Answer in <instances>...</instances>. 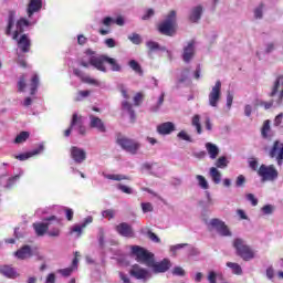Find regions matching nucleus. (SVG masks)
<instances>
[{
  "instance_id": "f257e3e1",
  "label": "nucleus",
  "mask_w": 283,
  "mask_h": 283,
  "mask_svg": "<svg viewBox=\"0 0 283 283\" xmlns=\"http://www.w3.org/2000/svg\"><path fill=\"white\" fill-rule=\"evenodd\" d=\"M130 254L135 255V260L139 264H146V266L153 269L154 273H167V271L171 269V261H169V259L156 262L154 253L147 251L143 247L132 245Z\"/></svg>"
},
{
  "instance_id": "f03ea898",
  "label": "nucleus",
  "mask_w": 283,
  "mask_h": 283,
  "mask_svg": "<svg viewBox=\"0 0 283 283\" xmlns=\"http://www.w3.org/2000/svg\"><path fill=\"white\" fill-rule=\"evenodd\" d=\"M30 25H34V22H30L25 18H20L17 21V11L10 10L7 18L6 34L7 36H12L13 40H17L20 34L25 32V28H30Z\"/></svg>"
},
{
  "instance_id": "7ed1b4c3",
  "label": "nucleus",
  "mask_w": 283,
  "mask_h": 283,
  "mask_svg": "<svg viewBox=\"0 0 283 283\" xmlns=\"http://www.w3.org/2000/svg\"><path fill=\"white\" fill-rule=\"evenodd\" d=\"M178 25V17L176 10H171L165 20L158 25V32L165 36H174L176 34V27Z\"/></svg>"
},
{
  "instance_id": "20e7f679",
  "label": "nucleus",
  "mask_w": 283,
  "mask_h": 283,
  "mask_svg": "<svg viewBox=\"0 0 283 283\" xmlns=\"http://www.w3.org/2000/svg\"><path fill=\"white\" fill-rule=\"evenodd\" d=\"M116 144L127 154H130L132 156H136L138 151H140V147H143V144L140 142L125 137L123 135H118L116 138Z\"/></svg>"
},
{
  "instance_id": "39448f33",
  "label": "nucleus",
  "mask_w": 283,
  "mask_h": 283,
  "mask_svg": "<svg viewBox=\"0 0 283 283\" xmlns=\"http://www.w3.org/2000/svg\"><path fill=\"white\" fill-rule=\"evenodd\" d=\"M233 248L235 249L237 255L242 258L244 262H250V260L255 258V252L240 238L234 239Z\"/></svg>"
},
{
  "instance_id": "423d86ee",
  "label": "nucleus",
  "mask_w": 283,
  "mask_h": 283,
  "mask_svg": "<svg viewBox=\"0 0 283 283\" xmlns=\"http://www.w3.org/2000/svg\"><path fill=\"white\" fill-rule=\"evenodd\" d=\"M258 176H260L262 182H273V180H277L280 172H277L274 165L266 166L262 164L258 169Z\"/></svg>"
},
{
  "instance_id": "0eeeda50",
  "label": "nucleus",
  "mask_w": 283,
  "mask_h": 283,
  "mask_svg": "<svg viewBox=\"0 0 283 283\" xmlns=\"http://www.w3.org/2000/svg\"><path fill=\"white\" fill-rule=\"evenodd\" d=\"M52 222H56L59 224V218L56 216H51L49 218L43 219V222L33 223V229L40 238L48 233L50 227H52Z\"/></svg>"
},
{
  "instance_id": "6e6552de",
  "label": "nucleus",
  "mask_w": 283,
  "mask_h": 283,
  "mask_svg": "<svg viewBox=\"0 0 283 283\" xmlns=\"http://www.w3.org/2000/svg\"><path fill=\"white\" fill-rule=\"evenodd\" d=\"M209 224L211 229H214V231H217V233L221 235V238H231V230H229V227L227 226V223H224V221L214 218L210 220Z\"/></svg>"
},
{
  "instance_id": "1a4fd4ad",
  "label": "nucleus",
  "mask_w": 283,
  "mask_h": 283,
  "mask_svg": "<svg viewBox=\"0 0 283 283\" xmlns=\"http://www.w3.org/2000/svg\"><path fill=\"white\" fill-rule=\"evenodd\" d=\"M221 94H222V82L218 80L208 95V105H210V107H218V103H220Z\"/></svg>"
},
{
  "instance_id": "9d476101",
  "label": "nucleus",
  "mask_w": 283,
  "mask_h": 283,
  "mask_svg": "<svg viewBox=\"0 0 283 283\" xmlns=\"http://www.w3.org/2000/svg\"><path fill=\"white\" fill-rule=\"evenodd\" d=\"M108 56L107 55H91L90 56V64L92 67L97 70L98 72H103L106 74L107 72V66H105V63H107Z\"/></svg>"
},
{
  "instance_id": "9b49d317",
  "label": "nucleus",
  "mask_w": 283,
  "mask_h": 283,
  "mask_svg": "<svg viewBox=\"0 0 283 283\" xmlns=\"http://www.w3.org/2000/svg\"><path fill=\"white\" fill-rule=\"evenodd\" d=\"M270 158H275L279 167L283 165V143L275 140L272 148L269 151Z\"/></svg>"
},
{
  "instance_id": "f8f14e48",
  "label": "nucleus",
  "mask_w": 283,
  "mask_h": 283,
  "mask_svg": "<svg viewBox=\"0 0 283 283\" xmlns=\"http://www.w3.org/2000/svg\"><path fill=\"white\" fill-rule=\"evenodd\" d=\"M71 158L75 165H83L87 160V151L78 146H72L70 149Z\"/></svg>"
},
{
  "instance_id": "ddd939ff",
  "label": "nucleus",
  "mask_w": 283,
  "mask_h": 283,
  "mask_svg": "<svg viewBox=\"0 0 283 283\" xmlns=\"http://www.w3.org/2000/svg\"><path fill=\"white\" fill-rule=\"evenodd\" d=\"M132 277H135V280H143L144 282H147V280H150L151 272L145 268H140L138 264H134L130 270Z\"/></svg>"
},
{
  "instance_id": "4468645a",
  "label": "nucleus",
  "mask_w": 283,
  "mask_h": 283,
  "mask_svg": "<svg viewBox=\"0 0 283 283\" xmlns=\"http://www.w3.org/2000/svg\"><path fill=\"white\" fill-rule=\"evenodd\" d=\"M17 41V46L18 50L22 53V54H28L32 48V40L30 39V36L25 33L21 34L20 36H18Z\"/></svg>"
},
{
  "instance_id": "2eb2a0df",
  "label": "nucleus",
  "mask_w": 283,
  "mask_h": 283,
  "mask_svg": "<svg viewBox=\"0 0 283 283\" xmlns=\"http://www.w3.org/2000/svg\"><path fill=\"white\" fill-rule=\"evenodd\" d=\"M196 56V40H191L188 44L184 48V52L181 59L187 64L191 63V60Z\"/></svg>"
},
{
  "instance_id": "dca6fc26",
  "label": "nucleus",
  "mask_w": 283,
  "mask_h": 283,
  "mask_svg": "<svg viewBox=\"0 0 283 283\" xmlns=\"http://www.w3.org/2000/svg\"><path fill=\"white\" fill-rule=\"evenodd\" d=\"M115 231L122 235V238H135L134 228L129 226L127 222H122L116 226Z\"/></svg>"
},
{
  "instance_id": "f3484780",
  "label": "nucleus",
  "mask_w": 283,
  "mask_h": 283,
  "mask_svg": "<svg viewBox=\"0 0 283 283\" xmlns=\"http://www.w3.org/2000/svg\"><path fill=\"white\" fill-rule=\"evenodd\" d=\"M88 118V126L91 127V129H97V132H99L101 134H105V132H107V127H105V123L103 122V119H101V117L96 115H90Z\"/></svg>"
},
{
  "instance_id": "a211bd4d",
  "label": "nucleus",
  "mask_w": 283,
  "mask_h": 283,
  "mask_svg": "<svg viewBox=\"0 0 283 283\" xmlns=\"http://www.w3.org/2000/svg\"><path fill=\"white\" fill-rule=\"evenodd\" d=\"M73 74L81 78L82 83H87L88 85H94L95 87H101V82L98 80H94L87 75L80 69H74Z\"/></svg>"
},
{
  "instance_id": "6ab92c4d",
  "label": "nucleus",
  "mask_w": 283,
  "mask_h": 283,
  "mask_svg": "<svg viewBox=\"0 0 283 283\" xmlns=\"http://www.w3.org/2000/svg\"><path fill=\"white\" fill-rule=\"evenodd\" d=\"M174 132H176V124L174 122H165L157 126V134L160 136H169Z\"/></svg>"
},
{
  "instance_id": "aec40b11",
  "label": "nucleus",
  "mask_w": 283,
  "mask_h": 283,
  "mask_svg": "<svg viewBox=\"0 0 283 283\" xmlns=\"http://www.w3.org/2000/svg\"><path fill=\"white\" fill-rule=\"evenodd\" d=\"M0 275H3V277H7L8 280H15V277H19L17 269L8 264L0 265Z\"/></svg>"
},
{
  "instance_id": "412c9836",
  "label": "nucleus",
  "mask_w": 283,
  "mask_h": 283,
  "mask_svg": "<svg viewBox=\"0 0 283 283\" xmlns=\"http://www.w3.org/2000/svg\"><path fill=\"white\" fill-rule=\"evenodd\" d=\"M45 149V146L43 144H40L36 148L29 153H22L18 156H15L17 160H28L29 158H32V156H39L43 150Z\"/></svg>"
},
{
  "instance_id": "4be33fe9",
  "label": "nucleus",
  "mask_w": 283,
  "mask_h": 283,
  "mask_svg": "<svg viewBox=\"0 0 283 283\" xmlns=\"http://www.w3.org/2000/svg\"><path fill=\"white\" fill-rule=\"evenodd\" d=\"M74 271H78V259L74 258L72 261V265L65 269L57 270V273L62 275V277H70Z\"/></svg>"
},
{
  "instance_id": "5701e85b",
  "label": "nucleus",
  "mask_w": 283,
  "mask_h": 283,
  "mask_svg": "<svg viewBox=\"0 0 283 283\" xmlns=\"http://www.w3.org/2000/svg\"><path fill=\"white\" fill-rule=\"evenodd\" d=\"M15 258L18 260H28L34 255L32 253V248L30 245H23L21 249L14 252Z\"/></svg>"
},
{
  "instance_id": "b1692460",
  "label": "nucleus",
  "mask_w": 283,
  "mask_h": 283,
  "mask_svg": "<svg viewBox=\"0 0 283 283\" xmlns=\"http://www.w3.org/2000/svg\"><path fill=\"white\" fill-rule=\"evenodd\" d=\"M202 12H203L202 6L199 4L197 7H193L190 10V13L188 17L190 23H198V21H200V19H202Z\"/></svg>"
},
{
  "instance_id": "393cba45",
  "label": "nucleus",
  "mask_w": 283,
  "mask_h": 283,
  "mask_svg": "<svg viewBox=\"0 0 283 283\" xmlns=\"http://www.w3.org/2000/svg\"><path fill=\"white\" fill-rule=\"evenodd\" d=\"M41 8H43V0H30L28 6V17L32 18L34 12H40Z\"/></svg>"
},
{
  "instance_id": "a878e982",
  "label": "nucleus",
  "mask_w": 283,
  "mask_h": 283,
  "mask_svg": "<svg viewBox=\"0 0 283 283\" xmlns=\"http://www.w3.org/2000/svg\"><path fill=\"white\" fill-rule=\"evenodd\" d=\"M146 48L148 49V54L154 52H167L166 46H161L158 42L149 40L146 42Z\"/></svg>"
},
{
  "instance_id": "bb28decb",
  "label": "nucleus",
  "mask_w": 283,
  "mask_h": 283,
  "mask_svg": "<svg viewBox=\"0 0 283 283\" xmlns=\"http://www.w3.org/2000/svg\"><path fill=\"white\" fill-rule=\"evenodd\" d=\"M122 109L123 112H127L132 123H136V112L134 111V107L132 106V104H129V102L123 101Z\"/></svg>"
},
{
  "instance_id": "cd10ccee",
  "label": "nucleus",
  "mask_w": 283,
  "mask_h": 283,
  "mask_svg": "<svg viewBox=\"0 0 283 283\" xmlns=\"http://www.w3.org/2000/svg\"><path fill=\"white\" fill-rule=\"evenodd\" d=\"M40 83H41V80L39 77V74H34L30 81V95L31 96H34V94H36V92H39Z\"/></svg>"
},
{
  "instance_id": "c85d7f7f",
  "label": "nucleus",
  "mask_w": 283,
  "mask_h": 283,
  "mask_svg": "<svg viewBox=\"0 0 283 283\" xmlns=\"http://www.w3.org/2000/svg\"><path fill=\"white\" fill-rule=\"evenodd\" d=\"M206 149L211 160H216L218 158V155L220 154V148H218L216 144L207 143Z\"/></svg>"
},
{
  "instance_id": "c756f323",
  "label": "nucleus",
  "mask_w": 283,
  "mask_h": 283,
  "mask_svg": "<svg viewBox=\"0 0 283 283\" xmlns=\"http://www.w3.org/2000/svg\"><path fill=\"white\" fill-rule=\"evenodd\" d=\"M21 176H23V171H21L19 175H15L13 177H9L6 185H3V188L8 190L12 189V187H14L17 182L21 180Z\"/></svg>"
},
{
  "instance_id": "7c9ffc66",
  "label": "nucleus",
  "mask_w": 283,
  "mask_h": 283,
  "mask_svg": "<svg viewBox=\"0 0 283 283\" xmlns=\"http://www.w3.org/2000/svg\"><path fill=\"white\" fill-rule=\"evenodd\" d=\"M209 174L214 185H220V182H222V174H220L218 168L211 167Z\"/></svg>"
},
{
  "instance_id": "2f4dec72",
  "label": "nucleus",
  "mask_w": 283,
  "mask_h": 283,
  "mask_svg": "<svg viewBox=\"0 0 283 283\" xmlns=\"http://www.w3.org/2000/svg\"><path fill=\"white\" fill-rule=\"evenodd\" d=\"M128 67H130V70H133V72L135 74H138L139 76H143L144 72H143V66H140V63H138V61L136 60H130L128 62Z\"/></svg>"
},
{
  "instance_id": "473e14b6",
  "label": "nucleus",
  "mask_w": 283,
  "mask_h": 283,
  "mask_svg": "<svg viewBox=\"0 0 283 283\" xmlns=\"http://www.w3.org/2000/svg\"><path fill=\"white\" fill-rule=\"evenodd\" d=\"M78 124V114L74 113L71 119L70 127L64 132L65 138H70L72 135V130L74 129V126Z\"/></svg>"
},
{
  "instance_id": "72a5a7b5",
  "label": "nucleus",
  "mask_w": 283,
  "mask_h": 283,
  "mask_svg": "<svg viewBox=\"0 0 283 283\" xmlns=\"http://www.w3.org/2000/svg\"><path fill=\"white\" fill-rule=\"evenodd\" d=\"M97 242L99 249H105V228H97Z\"/></svg>"
},
{
  "instance_id": "f704fd0d",
  "label": "nucleus",
  "mask_w": 283,
  "mask_h": 283,
  "mask_svg": "<svg viewBox=\"0 0 283 283\" xmlns=\"http://www.w3.org/2000/svg\"><path fill=\"white\" fill-rule=\"evenodd\" d=\"M102 176H104V178H106L107 180H116L117 182H120V180H129V178L125 175H114V174L103 172Z\"/></svg>"
},
{
  "instance_id": "c9c22d12",
  "label": "nucleus",
  "mask_w": 283,
  "mask_h": 283,
  "mask_svg": "<svg viewBox=\"0 0 283 283\" xmlns=\"http://www.w3.org/2000/svg\"><path fill=\"white\" fill-rule=\"evenodd\" d=\"M189 69H184L179 75V78L177 81V88L180 87L181 83H187L189 81Z\"/></svg>"
},
{
  "instance_id": "e433bc0d",
  "label": "nucleus",
  "mask_w": 283,
  "mask_h": 283,
  "mask_svg": "<svg viewBox=\"0 0 283 283\" xmlns=\"http://www.w3.org/2000/svg\"><path fill=\"white\" fill-rule=\"evenodd\" d=\"M163 103H165V92H161L159 95L156 105L150 106V112H160V107H163Z\"/></svg>"
},
{
  "instance_id": "4c0bfd02",
  "label": "nucleus",
  "mask_w": 283,
  "mask_h": 283,
  "mask_svg": "<svg viewBox=\"0 0 283 283\" xmlns=\"http://www.w3.org/2000/svg\"><path fill=\"white\" fill-rule=\"evenodd\" d=\"M280 84L283 87V75L276 77L274 85L272 87V92L270 93L271 97H273V96H275V94H277V92L280 91Z\"/></svg>"
},
{
  "instance_id": "58836bf2",
  "label": "nucleus",
  "mask_w": 283,
  "mask_h": 283,
  "mask_svg": "<svg viewBox=\"0 0 283 283\" xmlns=\"http://www.w3.org/2000/svg\"><path fill=\"white\" fill-rule=\"evenodd\" d=\"M217 169H227L229 167V159L227 157L221 156L214 163Z\"/></svg>"
},
{
  "instance_id": "ea45409f",
  "label": "nucleus",
  "mask_w": 283,
  "mask_h": 283,
  "mask_svg": "<svg viewBox=\"0 0 283 283\" xmlns=\"http://www.w3.org/2000/svg\"><path fill=\"white\" fill-rule=\"evenodd\" d=\"M107 64L111 65L112 72H122V70H123V66H120L118 64L116 59H113V57L108 56Z\"/></svg>"
},
{
  "instance_id": "a19ab883",
  "label": "nucleus",
  "mask_w": 283,
  "mask_h": 283,
  "mask_svg": "<svg viewBox=\"0 0 283 283\" xmlns=\"http://www.w3.org/2000/svg\"><path fill=\"white\" fill-rule=\"evenodd\" d=\"M229 269H231L232 273L234 275H242V266H240V264L238 263H233V262H227L226 264Z\"/></svg>"
},
{
  "instance_id": "79ce46f5",
  "label": "nucleus",
  "mask_w": 283,
  "mask_h": 283,
  "mask_svg": "<svg viewBox=\"0 0 283 283\" xmlns=\"http://www.w3.org/2000/svg\"><path fill=\"white\" fill-rule=\"evenodd\" d=\"M30 138V132H21L19 135H17L14 143L15 145H21L22 143H25Z\"/></svg>"
},
{
  "instance_id": "37998d69",
  "label": "nucleus",
  "mask_w": 283,
  "mask_h": 283,
  "mask_svg": "<svg viewBox=\"0 0 283 283\" xmlns=\"http://www.w3.org/2000/svg\"><path fill=\"white\" fill-rule=\"evenodd\" d=\"M269 132H271V122L265 120L263 124V127L261 129V136L262 138L269 139L271 136H269Z\"/></svg>"
},
{
  "instance_id": "c03bdc74",
  "label": "nucleus",
  "mask_w": 283,
  "mask_h": 283,
  "mask_svg": "<svg viewBox=\"0 0 283 283\" xmlns=\"http://www.w3.org/2000/svg\"><path fill=\"white\" fill-rule=\"evenodd\" d=\"M192 127H196L197 134H202V125L200 124V115H195L191 120Z\"/></svg>"
},
{
  "instance_id": "a18cd8bd",
  "label": "nucleus",
  "mask_w": 283,
  "mask_h": 283,
  "mask_svg": "<svg viewBox=\"0 0 283 283\" xmlns=\"http://www.w3.org/2000/svg\"><path fill=\"white\" fill-rule=\"evenodd\" d=\"M75 127H77L76 130L80 134V136H85V134L87 133V129L83 125V119L81 116H77V124L75 125Z\"/></svg>"
},
{
  "instance_id": "49530a36",
  "label": "nucleus",
  "mask_w": 283,
  "mask_h": 283,
  "mask_svg": "<svg viewBox=\"0 0 283 283\" xmlns=\"http://www.w3.org/2000/svg\"><path fill=\"white\" fill-rule=\"evenodd\" d=\"M261 211H262L263 216H273V213L275 211V206L265 205L261 208Z\"/></svg>"
},
{
  "instance_id": "de8ad7c7",
  "label": "nucleus",
  "mask_w": 283,
  "mask_h": 283,
  "mask_svg": "<svg viewBox=\"0 0 283 283\" xmlns=\"http://www.w3.org/2000/svg\"><path fill=\"white\" fill-rule=\"evenodd\" d=\"M25 87H28V83H25V75H21L18 80V92H25Z\"/></svg>"
},
{
  "instance_id": "09e8293b",
  "label": "nucleus",
  "mask_w": 283,
  "mask_h": 283,
  "mask_svg": "<svg viewBox=\"0 0 283 283\" xmlns=\"http://www.w3.org/2000/svg\"><path fill=\"white\" fill-rule=\"evenodd\" d=\"M177 138L179 140H186V143H193V138H191V136H189V134H187V132L181 130L177 134Z\"/></svg>"
},
{
  "instance_id": "8fccbe9b",
  "label": "nucleus",
  "mask_w": 283,
  "mask_h": 283,
  "mask_svg": "<svg viewBox=\"0 0 283 283\" xmlns=\"http://www.w3.org/2000/svg\"><path fill=\"white\" fill-rule=\"evenodd\" d=\"M264 54H272V52H275L277 44L275 42H268L264 44Z\"/></svg>"
},
{
  "instance_id": "3c124183",
  "label": "nucleus",
  "mask_w": 283,
  "mask_h": 283,
  "mask_svg": "<svg viewBox=\"0 0 283 283\" xmlns=\"http://www.w3.org/2000/svg\"><path fill=\"white\" fill-rule=\"evenodd\" d=\"M117 189L122 191V193H126L127 196H132L134 193V189L123 184H117Z\"/></svg>"
},
{
  "instance_id": "603ef678",
  "label": "nucleus",
  "mask_w": 283,
  "mask_h": 283,
  "mask_svg": "<svg viewBox=\"0 0 283 283\" xmlns=\"http://www.w3.org/2000/svg\"><path fill=\"white\" fill-rule=\"evenodd\" d=\"M262 17H264V4L261 3L254 9V19H262Z\"/></svg>"
},
{
  "instance_id": "864d4df0",
  "label": "nucleus",
  "mask_w": 283,
  "mask_h": 283,
  "mask_svg": "<svg viewBox=\"0 0 283 283\" xmlns=\"http://www.w3.org/2000/svg\"><path fill=\"white\" fill-rule=\"evenodd\" d=\"M197 180H198L199 187H201V189H209V182L207 181L205 176L197 175Z\"/></svg>"
},
{
  "instance_id": "5fc2aeb1",
  "label": "nucleus",
  "mask_w": 283,
  "mask_h": 283,
  "mask_svg": "<svg viewBox=\"0 0 283 283\" xmlns=\"http://www.w3.org/2000/svg\"><path fill=\"white\" fill-rule=\"evenodd\" d=\"M128 39L134 43V45H140V43H143V39L138 33H133L128 35Z\"/></svg>"
},
{
  "instance_id": "6e6d98bb",
  "label": "nucleus",
  "mask_w": 283,
  "mask_h": 283,
  "mask_svg": "<svg viewBox=\"0 0 283 283\" xmlns=\"http://www.w3.org/2000/svg\"><path fill=\"white\" fill-rule=\"evenodd\" d=\"M92 94V92L90 91H78L77 96L75 97L76 102H81L84 98H87V96H90Z\"/></svg>"
},
{
  "instance_id": "4d7b16f0",
  "label": "nucleus",
  "mask_w": 283,
  "mask_h": 283,
  "mask_svg": "<svg viewBox=\"0 0 283 283\" xmlns=\"http://www.w3.org/2000/svg\"><path fill=\"white\" fill-rule=\"evenodd\" d=\"M142 211L143 213H151V211H154V206L150 202H143Z\"/></svg>"
},
{
  "instance_id": "13d9d810",
  "label": "nucleus",
  "mask_w": 283,
  "mask_h": 283,
  "mask_svg": "<svg viewBox=\"0 0 283 283\" xmlns=\"http://www.w3.org/2000/svg\"><path fill=\"white\" fill-rule=\"evenodd\" d=\"M245 184H247V177H244V175H239L235 180V187L237 188L244 187Z\"/></svg>"
},
{
  "instance_id": "bf43d9fd",
  "label": "nucleus",
  "mask_w": 283,
  "mask_h": 283,
  "mask_svg": "<svg viewBox=\"0 0 283 283\" xmlns=\"http://www.w3.org/2000/svg\"><path fill=\"white\" fill-rule=\"evenodd\" d=\"M46 234L49 238H59V235H61V230L59 228L49 229Z\"/></svg>"
},
{
  "instance_id": "052dcab7",
  "label": "nucleus",
  "mask_w": 283,
  "mask_h": 283,
  "mask_svg": "<svg viewBox=\"0 0 283 283\" xmlns=\"http://www.w3.org/2000/svg\"><path fill=\"white\" fill-rule=\"evenodd\" d=\"M83 229L82 224H75L71 228V233H77V237L81 238L83 235Z\"/></svg>"
},
{
  "instance_id": "680f3d73",
  "label": "nucleus",
  "mask_w": 283,
  "mask_h": 283,
  "mask_svg": "<svg viewBox=\"0 0 283 283\" xmlns=\"http://www.w3.org/2000/svg\"><path fill=\"white\" fill-rule=\"evenodd\" d=\"M207 280L209 283H218V273H216V271H210L208 273Z\"/></svg>"
},
{
  "instance_id": "e2e57ef3",
  "label": "nucleus",
  "mask_w": 283,
  "mask_h": 283,
  "mask_svg": "<svg viewBox=\"0 0 283 283\" xmlns=\"http://www.w3.org/2000/svg\"><path fill=\"white\" fill-rule=\"evenodd\" d=\"M147 238H149L151 242H156L157 244L160 243V238L156 233H154L151 230L147 231Z\"/></svg>"
},
{
  "instance_id": "0e129e2a",
  "label": "nucleus",
  "mask_w": 283,
  "mask_h": 283,
  "mask_svg": "<svg viewBox=\"0 0 283 283\" xmlns=\"http://www.w3.org/2000/svg\"><path fill=\"white\" fill-rule=\"evenodd\" d=\"M245 199L251 202L252 207H258V198H255V195L253 193H248L245 196Z\"/></svg>"
},
{
  "instance_id": "69168bd1",
  "label": "nucleus",
  "mask_w": 283,
  "mask_h": 283,
  "mask_svg": "<svg viewBox=\"0 0 283 283\" xmlns=\"http://www.w3.org/2000/svg\"><path fill=\"white\" fill-rule=\"evenodd\" d=\"M172 275L185 277V269H182L181 266H175L172 270Z\"/></svg>"
},
{
  "instance_id": "338daca9",
  "label": "nucleus",
  "mask_w": 283,
  "mask_h": 283,
  "mask_svg": "<svg viewBox=\"0 0 283 283\" xmlns=\"http://www.w3.org/2000/svg\"><path fill=\"white\" fill-rule=\"evenodd\" d=\"M248 164L250 169H252L253 171H258V159L252 157L249 159Z\"/></svg>"
},
{
  "instance_id": "774afa93",
  "label": "nucleus",
  "mask_w": 283,
  "mask_h": 283,
  "mask_svg": "<svg viewBox=\"0 0 283 283\" xmlns=\"http://www.w3.org/2000/svg\"><path fill=\"white\" fill-rule=\"evenodd\" d=\"M103 218H109V220H112L114 218V216H116V212L112 209L108 210H104L102 212Z\"/></svg>"
}]
</instances>
